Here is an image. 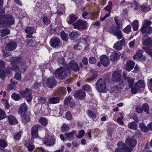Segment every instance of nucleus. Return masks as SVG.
<instances>
[{
  "instance_id": "1",
  "label": "nucleus",
  "mask_w": 152,
  "mask_h": 152,
  "mask_svg": "<svg viewBox=\"0 0 152 152\" xmlns=\"http://www.w3.org/2000/svg\"><path fill=\"white\" fill-rule=\"evenodd\" d=\"M15 60L13 62H15V65L12 66L11 68H9L8 67L6 69L7 72L9 74H12V71H16L21 72L22 70H24L26 62L21 58L18 57L14 58Z\"/></svg>"
},
{
  "instance_id": "2",
  "label": "nucleus",
  "mask_w": 152,
  "mask_h": 152,
  "mask_svg": "<svg viewBox=\"0 0 152 152\" xmlns=\"http://www.w3.org/2000/svg\"><path fill=\"white\" fill-rule=\"evenodd\" d=\"M14 22V18L11 15H7L2 16H0V26H10Z\"/></svg>"
},
{
  "instance_id": "3",
  "label": "nucleus",
  "mask_w": 152,
  "mask_h": 152,
  "mask_svg": "<svg viewBox=\"0 0 152 152\" xmlns=\"http://www.w3.org/2000/svg\"><path fill=\"white\" fill-rule=\"evenodd\" d=\"M70 73L71 72L66 69V67H61L56 70L55 75L56 77L61 80L67 76H70Z\"/></svg>"
},
{
  "instance_id": "4",
  "label": "nucleus",
  "mask_w": 152,
  "mask_h": 152,
  "mask_svg": "<svg viewBox=\"0 0 152 152\" xmlns=\"http://www.w3.org/2000/svg\"><path fill=\"white\" fill-rule=\"evenodd\" d=\"M151 22L147 20H145L143 21V25L141 28V31L144 34H150L152 32V28L150 26Z\"/></svg>"
},
{
  "instance_id": "5",
  "label": "nucleus",
  "mask_w": 152,
  "mask_h": 152,
  "mask_svg": "<svg viewBox=\"0 0 152 152\" xmlns=\"http://www.w3.org/2000/svg\"><path fill=\"white\" fill-rule=\"evenodd\" d=\"M73 25L75 29L82 31L87 28L88 23L85 21L78 19L76 22L73 24Z\"/></svg>"
},
{
  "instance_id": "6",
  "label": "nucleus",
  "mask_w": 152,
  "mask_h": 152,
  "mask_svg": "<svg viewBox=\"0 0 152 152\" xmlns=\"http://www.w3.org/2000/svg\"><path fill=\"white\" fill-rule=\"evenodd\" d=\"M30 91V89L26 88L24 91L20 90L18 92L21 97L25 98L27 102H29L31 101L32 99Z\"/></svg>"
},
{
  "instance_id": "7",
  "label": "nucleus",
  "mask_w": 152,
  "mask_h": 152,
  "mask_svg": "<svg viewBox=\"0 0 152 152\" xmlns=\"http://www.w3.org/2000/svg\"><path fill=\"white\" fill-rule=\"evenodd\" d=\"M117 145L118 148L115 149V152H129L130 148L124 142L121 141L118 142Z\"/></svg>"
},
{
  "instance_id": "8",
  "label": "nucleus",
  "mask_w": 152,
  "mask_h": 152,
  "mask_svg": "<svg viewBox=\"0 0 152 152\" xmlns=\"http://www.w3.org/2000/svg\"><path fill=\"white\" fill-rule=\"evenodd\" d=\"M42 129V126L40 125L36 124L34 125L31 129V136L34 139H36L39 136H38V130H41Z\"/></svg>"
},
{
  "instance_id": "9",
  "label": "nucleus",
  "mask_w": 152,
  "mask_h": 152,
  "mask_svg": "<svg viewBox=\"0 0 152 152\" xmlns=\"http://www.w3.org/2000/svg\"><path fill=\"white\" fill-rule=\"evenodd\" d=\"M73 96L76 100H82L85 98L86 93L85 91L83 90L79 89L74 91Z\"/></svg>"
},
{
  "instance_id": "10",
  "label": "nucleus",
  "mask_w": 152,
  "mask_h": 152,
  "mask_svg": "<svg viewBox=\"0 0 152 152\" xmlns=\"http://www.w3.org/2000/svg\"><path fill=\"white\" fill-rule=\"evenodd\" d=\"M42 141L45 146H51L54 145L56 139L50 135H48L43 139Z\"/></svg>"
},
{
  "instance_id": "11",
  "label": "nucleus",
  "mask_w": 152,
  "mask_h": 152,
  "mask_svg": "<svg viewBox=\"0 0 152 152\" xmlns=\"http://www.w3.org/2000/svg\"><path fill=\"white\" fill-rule=\"evenodd\" d=\"M20 115L21 122L24 125H26L28 122L30 121V116L31 114L30 111H28L27 113Z\"/></svg>"
},
{
  "instance_id": "12",
  "label": "nucleus",
  "mask_w": 152,
  "mask_h": 152,
  "mask_svg": "<svg viewBox=\"0 0 152 152\" xmlns=\"http://www.w3.org/2000/svg\"><path fill=\"white\" fill-rule=\"evenodd\" d=\"M66 69L69 70L70 72V71L77 72L80 70V68L78 66L77 63L73 60L70 61Z\"/></svg>"
},
{
  "instance_id": "13",
  "label": "nucleus",
  "mask_w": 152,
  "mask_h": 152,
  "mask_svg": "<svg viewBox=\"0 0 152 152\" xmlns=\"http://www.w3.org/2000/svg\"><path fill=\"white\" fill-rule=\"evenodd\" d=\"M50 46L54 48L60 47L62 45V43L59 39L56 37L51 38L50 42Z\"/></svg>"
},
{
  "instance_id": "14",
  "label": "nucleus",
  "mask_w": 152,
  "mask_h": 152,
  "mask_svg": "<svg viewBox=\"0 0 152 152\" xmlns=\"http://www.w3.org/2000/svg\"><path fill=\"white\" fill-rule=\"evenodd\" d=\"M143 51L140 50H138L135 56H133V59L137 61H141L143 62L146 60L145 57L143 56Z\"/></svg>"
},
{
  "instance_id": "15",
  "label": "nucleus",
  "mask_w": 152,
  "mask_h": 152,
  "mask_svg": "<svg viewBox=\"0 0 152 152\" xmlns=\"http://www.w3.org/2000/svg\"><path fill=\"white\" fill-rule=\"evenodd\" d=\"M23 144L30 152H32L35 149V146L34 142L28 140H24Z\"/></svg>"
},
{
  "instance_id": "16",
  "label": "nucleus",
  "mask_w": 152,
  "mask_h": 152,
  "mask_svg": "<svg viewBox=\"0 0 152 152\" xmlns=\"http://www.w3.org/2000/svg\"><path fill=\"white\" fill-rule=\"evenodd\" d=\"M28 108L27 104L25 103H23L20 105L19 108L18 110V113L20 115L27 113Z\"/></svg>"
},
{
  "instance_id": "17",
  "label": "nucleus",
  "mask_w": 152,
  "mask_h": 152,
  "mask_svg": "<svg viewBox=\"0 0 152 152\" xmlns=\"http://www.w3.org/2000/svg\"><path fill=\"white\" fill-rule=\"evenodd\" d=\"M125 43V41L124 38L121 40L118 41L113 46V48L118 50H121L122 46Z\"/></svg>"
},
{
  "instance_id": "18",
  "label": "nucleus",
  "mask_w": 152,
  "mask_h": 152,
  "mask_svg": "<svg viewBox=\"0 0 152 152\" xmlns=\"http://www.w3.org/2000/svg\"><path fill=\"white\" fill-rule=\"evenodd\" d=\"M17 46V45L15 42L10 41L6 46L5 49L9 51H12L16 48Z\"/></svg>"
},
{
  "instance_id": "19",
  "label": "nucleus",
  "mask_w": 152,
  "mask_h": 152,
  "mask_svg": "<svg viewBox=\"0 0 152 152\" xmlns=\"http://www.w3.org/2000/svg\"><path fill=\"white\" fill-rule=\"evenodd\" d=\"M137 141L131 138H127L125 141V142L131 148L134 147L136 146Z\"/></svg>"
},
{
  "instance_id": "20",
  "label": "nucleus",
  "mask_w": 152,
  "mask_h": 152,
  "mask_svg": "<svg viewBox=\"0 0 152 152\" xmlns=\"http://www.w3.org/2000/svg\"><path fill=\"white\" fill-rule=\"evenodd\" d=\"M100 59L101 63L104 66H107L109 64V59L105 55L101 56Z\"/></svg>"
},
{
  "instance_id": "21",
  "label": "nucleus",
  "mask_w": 152,
  "mask_h": 152,
  "mask_svg": "<svg viewBox=\"0 0 152 152\" xmlns=\"http://www.w3.org/2000/svg\"><path fill=\"white\" fill-rule=\"evenodd\" d=\"M131 89V93L132 94H136L138 92H140L141 91V88H144L145 86H129Z\"/></svg>"
},
{
  "instance_id": "22",
  "label": "nucleus",
  "mask_w": 152,
  "mask_h": 152,
  "mask_svg": "<svg viewBox=\"0 0 152 152\" xmlns=\"http://www.w3.org/2000/svg\"><path fill=\"white\" fill-rule=\"evenodd\" d=\"M142 42L143 45L148 46L152 45V41L148 36H145L142 39Z\"/></svg>"
},
{
  "instance_id": "23",
  "label": "nucleus",
  "mask_w": 152,
  "mask_h": 152,
  "mask_svg": "<svg viewBox=\"0 0 152 152\" xmlns=\"http://www.w3.org/2000/svg\"><path fill=\"white\" fill-rule=\"evenodd\" d=\"M76 132V131L73 130L70 132L65 133L64 135L66 137L67 140L70 141L74 139V135Z\"/></svg>"
},
{
  "instance_id": "24",
  "label": "nucleus",
  "mask_w": 152,
  "mask_h": 152,
  "mask_svg": "<svg viewBox=\"0 0 152 152\" xmlns=\"http://www.w3.org/2000/svg\"><path fill=\"white\" fill-rule=\"evenodd\" d=\"M134 65V63L132 61H128L126 62L125 69L126 70L129 72L133 68Z\"/></svg>"
},
{
  "instance_id": "25",
  "label": "nucleus",
  "mask_w": 152,
  "mask_h": 152,
  "mask_svg": "<svg viewBox=\"0 0 152 152\" xmlns=\"http://www.w3.org/2000/svg\"><path fill=\"white\" fill-rule=\"evenodd\" d=\"M108 87V91L111 93H117L121 91L122 88H120L119 86H107Z\"/></svg>"
},
{
  "instance_id": "26",
  "label": "nucleus",
  "mask_w": 152,
  "mask_h": 152,
  "mask_svg": "<svg viewBox=\"0 0 152 152\" xmlns=\"http://www.w3.org/2000/svg\"><path fill=\"white\" fill-rule=\"evenodd\" d=\"M112 76L113 79L114 81L118 82L121 80V75L119 72H114L112 74Z\"/></svg>"
},
{
  "instance_id": "27",
  "label": "nucleus",
  "mask_w": 152,
  "mask_h": 152,
  "mask_svg": "<svg viewBox=\"0 0 152 152\" xmlns=\"http://www.w3.org/2000/svg\"><path fill=\"white\" fill-rule=\"evenodd\" d=\"M60 101V99L58 97H53L48 99V103L50 104H54L58 103Z\"/></svg>"
},
{
  "instance_id": "28",
  "label": "nucleus",
  "mask_w": 152,
  "mask_h": 152,
  "mask_svg": "<svg viewBox=\"0 0 152 152\" xmlns=\"http://www.w3.org/2000/svg\"><path fill=\"white\" fill-rule=\"evenodd\" d=\"M128 127L134 130H136L138 128L137 124L135 122L133 121L129 122L128 124Z\"/></svg>"
},
{
  "instance_id": "29",
  "label": "nucleus",
  "mask_w": 152,
  "mask_h": 152,
  "mask_svg": "<svg viewBox=\"0 0 152 152\" xmlns=\"http://www.w3.org/2000/svg\"><path fill=\"white\" fill-rule=\"evenodd\" d=\"M119 29L118 26H112L109 28L108 31L110 33L114 35Z\"/></svg>"
},
{
  "instance_id": "30",
  "label": "nucleus",
  "mask_w": 152,
  "mask_h": 152,
  "mask_svg": "<svg viewBox=\"0 0 152 152\" xmlns=\"http://www.w3.org/2000/svg\"><path fill=\"white\" fill-rule=\"evenodd\" d=\"M86 112L88 116L93 121H94L95 119L96 118L97 116L96 114L91 110H87Z\"/></svg>"
},
{
  "instance_id": "31",
  "label": "nucleus",
  "mask_w": 152,
  "mask_h": 152,
  "mask_svg": "<svg viewBox=\"0 0 152 152\" xmlns=\"http://www.w3.org/2000/svg\"><path fill=\"white\" fill-rule=\"evenodd\" d=\"M121 55V53H113L110 56V59L112 61H115L117 60L118 58Z\"/></svg>"
},
{
  "instance_id": "32",
  "label": "nucleus",
  "mask_w": 152,
  "mask_h": 152,
  "mask_svg": "<svg viewBox=\"0 0 152 152\" xmlns=\"http://www.w3.org/2000/svg\"><path fill=\"white\" fill-rule=\"evenodd\" d=\"M8 118L10 125H15L17 124V119L15 117L9 115Z\"/></svg>"
},
{
  "instance_id": "33",
  "label": "nucleus",
  "mask_w": 152,
  "mask_h": 152,
  "mask_svg": "<svg viewBox=\"0 0 152 152\" xmlns=\"http://www.w3.org/2000/svg\"><path fill=\"white\" fill-rule=\"evenodd\" d=\"M96 89L100 93H106L108 91V87L107 86H96Z\"/></svg>"
},
{
  "instance_id": "34",
  "label": "nucleus",
  "mask_w": 152,
  "mask_h": 152,
  "mask_svg": "<svg viewBox=\"0 0 152 152\" xmlns=\"http://www.w3.org/2000/svg\"><path fill=\"white\" fill-rule=\"evenodd\" d=\"M80 35L78 32L74 30L69 33V36L71 39H74L77 38Z\"/></svg>"
},
{
  "instance_id": "35",
  "label": "nucleus",
  "mask_w": 152,
  "mask_h": 152,
  "mask_svg": "<svg viewBox=\"0 0 152 152\" xmlns=\"http://www.w3.org/2000/svg\"><path fill=\"white\" fill-rule=\"evenodd\" d=\"M46 82L47 84L49 86H55L56 84V82L53 77L48 78Z\"/></svg>"
},
{
  "instance_id": "36",
  "label": "nucleus",
  "mask_w": 152,
  "mask_h": 152,
  "mask_svg": "<svg viewBox=\"0 0 152 152\" xmlns=\"http://www.w3.org/2000/svg\"><path fill=\"white\" fill-rule=\"evenodd\" d=\"M126 4L128 6L131 5V7L134 8V9L135 10H137L139 8V5L135 1H133L132 2L130 3L126 2Z\"/></svg>"
},
{
  "instance_id": "37",
  "label": "nucleus",
  "mask_w": 152,
  "mask_h": 152,
  "mask_svg": "<svg viewBox=\"0 0 152 152\" xmlns=\"http://www.w3.org/2000/svg\"><path fill=\"white\" fill-rule=\"evenodd\" d=\"M39 121L42 125L45 126H46L48 124V120L45 117H40L39 119Z\"/></svg>"
},
{
  "instance_id": "38",
  "label": "nucleus",
  "mask_w": 152,
  "mask_h": 152,
  "mask_svg": "<svg viewBox=\"0 0 152 152\" xmlns=\"http://www.w3.org/2000/svg\"><path fill=\"white\" fill-rule=\"evenodd\" d=\"M139 127L141 130L145 132H147L148 131V128L146 126L143 122L140 123L139 124Z\"/></svg>"
},
{
  "instance_id": "39",
  "label": "nucleus",
  "mask_w": 152,
  "mask_h": 152,
  "mask_svg": "<svg viewBox=\"0 0 152 152\" xmlns=\"http://www.w3.org/2000/svg\"><path fill=\"white\" fill-rule=\"evenodd\" d=\"M10 33V31L8 28H4L2 30H0V34L1 37L8 35Z\"/></svg>"
},
{
  "instance_id": "40",
  "label": "nucleus",
  "mask_w": 152,
  "mask_h": 152,
  "mask_svg": "<svg viewBox=\"0 0 152 152\" xmlns=\"http://www.w3.org/2000/svg\"><path fill=\"white\" fill-rule=\"evenodd\" d=\"M12 98L16 101H18L20 100L21 97L19 94L14 92L11 95Z\"/></svg>"
},
{
  "instance_id": "41",
  "label": "nucleus",
  "mask_w": 152,
  "mask_h": 152,
  "mask_svg": "<svg viewBox=\"0 0 152 152\" xmlns=\"http://www.w3.org/2000/svg\"><path fill=\"white\" fill-rule=\"evenodd\" d=\"M69 129V126L66 124H63L61 128V131L63 132H67Z\"/></svg>"
},
{
  "instance_id": "42",
  "label": "nucleus",
  "mask_w": 152,
  "mask_h": 152,
  "mask_svg": "<svg viewBox=\"0 0 152 152\" xmlns=\"http://www.w3.org/2000/svg\"><path fill=\"white\" fill-rule=\"evenodd\" d=\"M119 113L121 117H119L117 119L116 122L119 124L123 125L124 124V122L123 121V119L124 118V114L123 113Z\"/></svg>"
},
{
  "instance_id": "43",
  "label": "nucleus",
  "mask_w": 152,
  "mask_h": 152,
  "mask_svg": "<svg viewBox=\"0 0 152 152\" xmlns=\"http://www.w3.org/2000/svg\"><path fill=\"white\" fill-rule=\"evenodd\" d=\"M142 107L143 109V111L147 114H149V107L148 104L146 103H143Z\"/></svg>"
},
{
  "instance_id": "44",
  "label": "nucleus",
  "mask_w": 152,
  "mask_h": 152,
  "mask_svg": "<svg viewBox=\"0 0 152 152\" xmlns=\"http://www.w3.org/2000/svg\"><path fill=\"white\" fill-rule=\"evenodd\" d=\"M132 25L133 27L134 30L136 31L138 29L139 27V22L137 20H134L132 22Z\"/></svg>"
},
{
  "instance_id": "45",
  "label": "nucleus",
  "mask_w": 152,
  "mask_h": 152,
  "mask_svg": "<svg viewBox=\"0 0 152 152\" xmlns=\"http://www.w3.org/2000/svg\"><path fill=\"white\" fill-rule=\"evenodd\" d=\"M25 31L27 34L31 35L34 32V29L32 27H28L26 29Z\"/></svg>"
},
{
  "instance_id": "46",
  "label": "nucleus",
  "mask_w": 152,
  "mask_h": 152,
  "mask_svg": "<svg viewBox=\"0 0 152 152\" xmlns=\"http://www.w3.org/2000/svg\"><path fill=\"white\" fill-rule=\"evenodd\" d=\"M78 18L75 17L74 14H71L70 16L69 20L68 23L69 24H71L73 22L75 21Z\"/></svg>"
},
{
  "instance_id": "47",
  "label": "nucleus",
  "mask_w": 152,
  "mask_h": 152,
  "mask_svg": "<svg viewBox=\"0 0 152 152\" xmlns=\"http://www.w3.org/2000/svg\"><path fill=\"white\" fill-rule=\"evenodd\" d=\"M21 132L20 131L16 133L14 136V139L16 140H19L21 137Z\"/></svg>"
},
{
  "instance_id": "48",
  "label": "nucleus",
  "mask_w": 152,
  "mask_h": 152,
  "mask_svg": "<svg viewBox=\"0 0 152 152\" xmlns=\"http://www.w3.org/2000/svg\"><path fill=\"white\" fill-rule=\"evenodd\" d=\"M58 63L59 66H61V67L63 66L64 67L66 65V63L63 57H61L59 59L58 61Z\"/></svg>"
},
{
  "instance_id": "49",
  "label": "nucleus",
  "mask_w": 152,
  "mask_h": 152,
  "mask_svg": "<svg viewBox=\"0 0 152 152\" xmlns=\"http://www.w3.org/2000/svg\"><path fill=\"white\" fill-rule=\"evenodd\" d=\"M78 135H76V137L79 139H81L82 138L85 134V132L83 129H81L79 131Z\"/></svg>"
},
{
  "instance_id": "50",
  "label": "nucleus",
  "mask_w": 152,
  "mask_h": 152,
  "mask_svg": "<svg viewBox=\"0 0 152 152\" xmlns=\"http://www.w3.org/2000/svg\"><path fill=\"white\" fill-rule=\"evenodd\" d=\"M106 85L105 83L104 79L100 78L96 82V86H105Z\"/></svg>"
},
{
  "instance_id": "51",
  "label": "nucleus",
  "mask_w": 152,
  "mask_h": 152,
  "mask_svg": "<svg viewBox=\"0 0 152 152\" xmlns=\"http://www.w3.org/2000/svg\"><path fill=\"white\" fill-rule=\"evenodd\" d=\"M72 99V96H69L67 97H66L64 100V102L65 104L67 105H69V104L71 102Z\"/></svg>"
},
{
  "instance_id": "52",
  "label": "nucleus",
  "mask_w": 152,
  "mask_h": 152,
  "mask_svg": "<svg viewBox=\"0 0 152 152\" xmlns=\"http://www.w3.org/2000/svg\"><path fill=\"white\" fill-rule=\"evenodd\" d=\"M61 36L63 40L65 41L68 40L67 35L64 31H63L61 32Z\"/></svg>"
},
{
  "instance_id": "53",
  "label": "nucleus",
  "mask_w": 152,
  "mask_h": 152,
  "mask_svg": "<svg viewBox=\"0 0 152 152\" xmlns=\"http://www.w3.org/2000/svg\"><path fill=\"white\" fill-rule=\"evenodd\" d=\"M114 35L116 36L118 39H120L123 37V36L121 34V32L120 29L117 31L116 33Z\"/></svg>"
},
{
  "instance_id": "54",
  "label": "nucleus",
  "mask_w": 152,
  "mask_h": 152,
  "mask_svg": "<svg viewBox=\"0 0 152 152\" xmlns=\"http://www.w3.org/2000/svg\"><path fill=\"white\" fill-rule=\"evenodd\" d=\"M7 146V144L4 139L0 140V146L2 148H5Z\"/></svg>"
},
{
  "instance_id": "55",
  "label": "nucleus",
  "mask_w": 152,
  "mask_h": 152,
  "mask_svg": "<svg viewBox=\"0 0 152 152\" xmlns=\"http://www.w3.org/2000/svg\"><path fill=\"white\" fill-rule=\"evenodd\" d=\"M97 73L96 72H93L90 77L89 80L90 81L93 80L95 79L97 77Z\"/></svg>"
},
{
  "instance_id": "56",
  "label": "nucleus",
  "mask_w": 152,
  "mask_h": 152,
  "mask_svg": "<svg viewBox=\"0 0 152 152\" xmlns=\"http://www.w3.org/2000/svg\"><path fill=\"white\" fill-rule=\"evenodd\" d=\"M131 26L130 25H127L124 29V32L127 34H129L131 31Z\"/></svg>"
},
{
  "instance_id": "57",
  "label": "nucleus",
  "mask_w": 152,
  "mask_h": 152,
  "mask_svg": "<svg viewBox=\"0 0 152 152\" xmlns=\"http://www.w3.org/2000/svg\"><path fill=\"white\" fill-rule=\"evenodd\" d=\"M42 20L44 24L47 25L50 24V19L46 16H45L43 18Z\"/></svg>"
},
{
  "instance_id": "58",
  "label": "nucleus",
  "mask_w": 152,
  "mask_h": 152,
  "mask_svg": "<svg viewBox=\"0 0 152 152\" xmlns=\"http://www.w3.org/2000/svg\"><path fill=\"white\" fill-rule=\"evenodd\" d=\"M141 10L143 12H146L150 10V9L147 6L144 5H142L140 7Z\"/></svg>"
},
{
  "instance_id": "59",
  "label": "nucleus",
  "mask_w": 152,
  "mask_h": 152,
  "mask_svg": "<svg viewBox=\"0 0 152 152\" xmlns=\"http://www.w3.org/2000/svg\"><path fill=\"white\" fill-rule=\"evenodd\" d=\"M58 92L60 94H64L66 93V90L64 87H61L58 89Z\"/></svg>"
},
{
  "instance_id": "60",
  "label": "nucleus",
  "mask_w": 152,
  "mask_h": 152,
  "mask_svg": "<svg viewBox=\"0 0 152 152\" xmlns=\"http://www.w3.org/2000/svg\"><path fill=\"white\" fill-rule=\"evenodd\" d=\"M6 117L5 112L2 109H0V119H3Z\"/></svg>"
},
{
  "instance_id": "61",
  "label": "nucleus",
  "mask_w": 152,
  "mask_h": 152,
  "mask_svg": "<svg viewBox=\"0 0 152 152\" xmlns=\"http://www.w3.org/2000/svg\"><path fill=\"white\" fill-rule=\"evenodd\" d=\"M82 90H85L88 93L91 92L92 91L91 88L90 86H83Z\"/></svg>"
},
{
  "instance_id": "62",
  "label": "nucleus",
  "mask_w": 152,
  "mask_h": 152,
  "mask_svg": "<svg viewBox=\"0 0 152 152\" xmlns=\"http://www.w3.org/2000/svg\"><path fill=\"white\" fill-rule=\"evenodd\" d=\"M47 99L46 98L41 97L38 99V102L39 103L42 104H45L46 102Z\"/></svg>"
},
{
  "instance_id": "63",
  "label": "nucleus",
  "mask_w": 152,
  "mask_h": 152,
  "mask_svg": "<svg viewBox=\"0 0 152 152\" xmlns=\"http://www.w3.org/2000/svg\"><path fill=\"white\" fill-rule=\"evenodd\" d=\"M126 79L128 82L129 83V86H132L134 82V79L132 78H130L128 77H127Z\"/></svg>"
},
{
  "instance_id": "64",
  "label": "nucleus",
  "mask_w": 152,
  "mask_h": 152,
  "mask_svg": "<svg viewBox=\"0 0 152 152\" xmlns=\"http://www.w3.org/2000/svg\"><path fill=\"white\" fill-rule=\"evenodd\" d=\"M65 116L66 119L69 120H70L72 118V115L69 111L66 112Z\"/></svg>"
}]
</instances>
